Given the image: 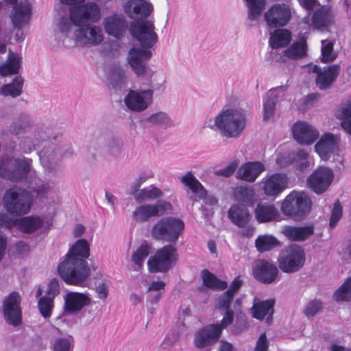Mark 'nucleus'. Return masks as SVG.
Segmentation results:
<instances>
[{"instance_id":"nucleus-1","label":"nucleus","mask_w":351,"mask_h":351,"mask_svg":"<svg viewBox=\"0 0 351 351\" xmlns=\"http://www.w3.org/2000/svg\"><path fill=\"white\" fill-rule=\"evenodd\" d=\"M100 10L95 3H87L70 8L69 16H61L54 23L56 38L65 47L73 45L92 46L104 40L101 27L90 23L99 21Z\"/></svg>"},{"instance_id":"nucleus-2","label":"nucleus","mask_w":351,"mask_h":351,"mask_svg":"<svg viewBox=\"0 0 351 351\" xmlns=\"http://www.w3.org/2000/svg\"><path fill=\"white\" fill-rule=\"evenodd\" d=\"M130 32L138 41L141 48H132L129 51L127 61L137 76L151 78L154 71L147 66L145 61L152 58V48L158 40L155 32L154 21L149 19L134 22L130 24Z\"/></svg>"},{"instance_id":"nucleus-3","label":"nucleus","mask_w":351,"mask_h":351,"mask_svg":"<svg viewBox=\"0 0 351 351\" xmlns=\"http://www.w3.org/2000/svg\"><path fill=\"white\" fill-rule=\"evenodd\" d=\"M89 250L87 241L80 239L73 245L64 260L59 264L58 273L67 285H85L90 275V269L85 260L89 256Z\"/></svg>"},{"instance_id":"nucleus-4","label":"nucleus","mask_w":351,"mask_h":351,"mask_svg":"<svg viewBox=\"0 0 351 351\" xmlns=\"http://www.w3.org/2000/svg\"><path fill=\"white\" fill-rule=\"evenodd\" d=\"M32 160L28 158H5L0 160V176L12 182H21L28 174L35 182L36 186H32L33 192L39 197H45L49 191V183L42 182L36 176L35 171L32 169Z\"/></svg>"},{"instance_id":"nucleus-5","label":"nucleus","mask_w":351,"mask_h":351,"mask_svg":"<svg viewBox=\"0 0 351 351\" xmlns=\"http://www.w3.org/2000/svg\"><path fill=\"white\" fill-rule=\"evenodd\" d=\"M50 137L46 131L40 129L34 131L30 136L23 138L19 143L20 149L25 154L36 150L42 143L44 147L38 152V156L43 168L49 172L57 169V162L64 154L60 149H55L54 145L49 144Z\"/></svg>"},{"instance_id":"nucleus-6","label":"nucleus","mask_w":351,"mask_h":351,"mask_svg":"<svg viewBox=\"0 0 351 351\" xmlns=\"http://www.w3.org/2000/svg\"><path fill=\"white\" fill-rule=\"evenodd\" d=\"M246 125V117L241 111L228 108L208 119L204 123V128L217 131L227 138H237L241 135Z\"/></svg>"},{"instance_id":"nucleus-7","label":"nucleus","mask_w":351,"mask_h":351,"mask_svg":"<svg viewBox=\"0 0 351 351\" xmlns=\"http://www.w3.org/2000/svg\"><path fill=\"white\" fill-rule=\"evenodd\" d=\"M233 297L230 291H226L217 298L215 307L224 312L223 317L219 324L209 325L197 332L194 340L196 347L201 348L215 343L221 330L232 324L234 313L231 310V304Z\"/></svg>"},{"instance_id":"nucleus-8","label":"nucleus","mask_w":351,"mask_h":351,"mask_svg":"<svg viewBox=\"0 0 351 351\" xmlns=\"http://www.w3.org/2000/svg\"><path fill=\"white\" fill-rule=\"evenodd\" d=\"M33 203L31 191L19 186L8 189L3 197V205L6 211L12 215H25L29 212Z\"/></svg>"},{"instance_id":"nucleus-9","label":"nucleus","mask_w":351,"mask_h":351,"mask_svg":"<svg viewBox=\"0 0 351 351\" xmlns=\"http://www.w3.org/2000/svg\"><path fill=\"white\" fill-rule=\"evenodd\" d=\"M184 229V223L182 219L173 217H163L154 224L151 236L158 241L175 243Z\"/></svg>"},{"instance_id":"nucleus-10","label":"nucleus","mask_w":351,"mask_h":351,"mask_svg":"<svg viewBox=\"0 0 351 351\" xmlns=\"http://www.w3.org/2000/svg\"><path fill=\"white\" fill-rule=\"evenodd\" d=\"M311 200L302 191H292L283 200L281 210L287 216L302 218L311 210Z\"/></svg>"},{"instance_id":"nucleus-11","label":"nucleus","mask_w":351,"mask_h":351,"mask_svg":"<svg viewBox=\"0 0 351 351\" xmlns=\"http://www.w3.org/2000/svg\"><path fill=\"white\" fill-rule=\"evenodd\" d=\"M177 258V249L172 245H166L148 259V269L152 273L167 271L175 264Z\"/></svg>"},{"instance_id":"nucleus-12","label":"nucleus","mask_w":351,"mask_h":351,"mask_svg":"<svg viewBox=\"0 0 351 351\" xmlns=\"http://www.w3.org/2000/svg\"><path fill=\"white\" fill-rule=\"evenodd\" d=\"M278 262L279 267L282 271L286 273L296 271L305 263L304 252L301 247L291 245L280 252Z\"/></svg>"},{"instance_id":"nucleus-13","label":"nucleus","mask_w":351,"mask_h":351,"mask_svg":"<svg viewBox=\"0 0 351 351\" xmlns=\"http://www.w3.org/2000/svg\"><path fill=\"white\" fill-rule=\"evenodd\" d=\"M294 13V9L287 3H277L272 5L264 14L269 27H283L288 24Z\"/></svg>"},{"instance_id":"nucleus-14","label":"nucleus","mask_w":351,"mask_h":351,"mask_svg":"<svg viewBox=\"0 0 351 351\" xmlns=\"http://www.w3.org/2000/svg\"><path fill=\"white\" fill-rule=\"evenodd\" d=\"M21 300L19 293L14 291L5 296L2 302L1 311L3 317L7 323L14 326L20 325L22 322Z\"/></svg>"},{"instance_id":"nucleus-15","label":"nucleus","mask_w":351,"mask_h":351,"mask_svg":"<svg viewBox=\"0 0 351 351\" xmlns=\"http://www.w3.org/2000/svg\"><path fill=\"white\" fill-rule=\"evenodd\" d=\"M171 208V204L166 201H158L152 204H142L135 208L132 212V218L136 222L143 223L152 217L164 215Z\"/></svg>"},{"instance_id":"nucleus-16","label":"nucleus","mask_w":351,"mask_h":351,"mask_svg":"<svg viewBox=\"0 0 351 351\" xmlns=\"http://www.w3.org/2000/svg\"><path fill=\"white\" fill-rule=\"evenodd\" d=\"M309 74L315 75V83L320 90H326L331 87L340 73V66L333 64L321 69L317 65L310 64L307 66Z\"/></svg>"},{"instance_id":"nucleus-17","label":"nucleus","mask_w":351,"mask_h":351,"mask_svg":"<svg viewBox=\"0 0 351 351\" xmlns=\"http://www.w3.org/2000/svg\"><path fill=\"white\" fill-rule=\"evenodd\" d=\"M153 95L152 89L130 90L124 97V103L130 110L140 112L152 104Z\"/></svg>"},{"instance_id":"nucleus-18","label":"nucleus","mask_w":351,"mask_h":351,"mask_svg":"<svg viewBox=\"0 0 351 351\" xmlns=\"http://www.w3.org/2000/svg\"><path fill=\"white\" fill-rule=\"evenodd\" d=\"M15 225L21 231L32 233L43 226V220L40 217L30 216L23 217L16 221L8 214H0V228H11Z\"/></svg>"},{"instance_id":"nucleus-19","label":"nucleus","mask_w":351,"mask_h":351,"mask_svg":"<svg viewBox=\"0 0 351 351\" xmlns=\"http://www.w3.org/2000/svg\"><path fill=\"white\" fill-rule=\"evenodd\" d=\"M334 180V173L328 167H319L307 179V186L314 193L320 195L326 192Z\"/></svg>"},{"instance_id":"nucleus-20","label":"nucleus","mask_w":351,"mask_h":351,"mask_svg":"<svg viewBox=\"0 0 351 351\" xmlns=\"http://www.w3.org/2000/svg\"><path fill=\"white\" fill-rule=\"evenodd\" d=\"M261 184L267 196L276 197L287 188L288 178L284 173H275L264 177Z\"/></svg>"},{"instance_id":"nucleus-21","label":"nucleus","mask_w":351,"mask_h":351,"mask_svg":"<svg viewBox=\"0 0 351 351\" xmlns=\"http://www.w3.org/2000/svg\"><path fill=\"white\" fill-rule=\"evenodd\" d=\"M10 17L14 27L19 29V32L16 33L15 38L17 41H20L23 39V34L20 32V29L23 25L29 23L31 17V5L26 0H21L19 3L14 6Z\"/></svg>"},{"instance_id":"nucleus-22","label":"nucleus","mask_w":351,"mask_h":351,"mask_svg":"<svg viewBox=\"0 0 351 351\" xmlns=\"http://www.w3.org/2000/svg\"><path fill=\"white\" fill-rule=\"evenodd\" d=\"M254 277L258 281L269 284L275 280L278 274L277 267L265 260H258L254 263L252 268Z\"/></svg>"},{"instance_id":"nucleus-23","label":"nucleus","mask_w":351,"mask_h":351,"mask_svg":"<svg viewBox=\"0 0 351 351\" xmlns=\"http://www.w3.org/2000/svg\"><path fill=\"white\" fill-rule=\"evenodd\" d=\"M294 139L300 144L311 145L319 137L318 131L305 121H298L292 127Z\"/></svg>"},{"instance_id":"nucleus-24","label":"nucleus","mask_w":351,"mask_h":351,"mask_svg":"<svg viewBox=\"0 0 351 351\" xmlns=\"http://www.w3.org/2000/svg\"><path fill=\"white\" fill-rule=\"evenodd\" d=\"M340 138L332 134L324 135L315 145V152L323 160H328L332 154L339 152Z\"/></svg>"},{"instance_id":"nucleus-25","label":"nucleus","mask_w":351,"mask_h":351,"mask_svg":"<svg viewBox=\"0 0 351 351\" xmlns=\"http://www.w3.org/2000/svg\"><path fill=\"white\" fill-rule=\"evenodd\" d=\"M335 21V14L332 8L323 5L317 9L312 16L311 25L314 29L328 31Z\"/></svg>"},{"instance_id":"nucleus-26","label":"nucleus","mask_w":351,"mask_h":351,"mask_svg":"<svg viewBox=\"0 0 351 351\" xmlns=\"http://www.w3.org/2000/svg\"><path fill=\"white\" fill-rule=\"evenodd\" d=\"M181 182L199 198L204 199L206 204L215 205L217 203V199L215 197L212 195L206 197V191L191 171L186 173L182 177Z\"/></svg>"},{"instance_id":"nucleus-27","label":"nucleus","mask_w":351,"mask_h":351,"mask_svg":"<svg viewBox=\"0 0 351 351\" xmlns=\"http://www.w3.org/2000/svg\"><path fill=\"white\" fill-rule=\"evenodd\" d=\"M102 24L106 32L117 38L122 37L127 28L124 17L117 14L104 18Z\"/></svg>"},{"instance_id":"nucleus-28","label":"nucleus","mask_w":351,"mask_h":351,"mask_svg":"<svg viewBox=\"0 0 351 351\" xmlns=\"http://www.w3.org/2000/svg\"><path fill=\"white\" fill-rule=\"evenodd\" d=\"M90 302L88 293L69 292L64 296V309L66 313H74L80 311Z\"/></svg>"},{"instance_id":"nucleus-29","label":"nucleus","mask_w":351,"mask_h":351,"mask_svg":"<svg viewBox=\"0 0 351 351\" xmlns=\"http://www.w3.org/2000/svg\"><path fill=\"white\" fill-rule=\"evenodd\" d=\"M153 9L152 4L144 0H130L124 4L125 13L132 19L138 16L146 18L152 12Z\"/></svg>"},{"instance_id":"nucleus-30","label":"nucleus","mask_w":351,"mask_h":351,"mask_svg":"<svg viewBox=\"0 0 351 351\" xmlns=\"http://www.w3.org/2000/svg\"><path fill=\"white\" fill-rule=\"evenodd\" d=\"M265 171V166L261 162H248L241 165L237 171V178L247 182H254Z\"/></svg>"},{"instance_id":"nucleus-31","label":"nucleus","mask_w":351,"mask_h":351,"mask_svg":"<svg viewBox=\"0 0 351 351\" xmlns=\"http://www.w3.org/2000/svg\"><path fill=\"white\" fill-rule=\"evenodd\" d=\"M254 214L256 220L259 223L279 221L280 219V214L278 210L271 204H258Z\"/></svg>"},{"instance_id":"nucleus-32","label":"nucleus","mask_w":351,"mask_h":351,"mask_svg":"<svg viewBox=\"0 0 351 351\" xmlns=\"http://www.w3.org/2000/svg\"><path fill=\"white\" fill-rule=\"evenodd\" d=\"M274 299L261 301L255 298L252 307L253 317L258 319L265 318L267 322H269L274 313Z\"/></svg>"},{"instance_id":"nucleus-33","label":"nucleus","mask_w":351,"mask_h":351,"mask_svg":"<svg viewBox=\"0 0 351 351\" xmlns=\"http://www.w3.org/2000/svg\"><path fill=\"white\" fill-rule=\"evenodd\" d=\"M108 80L112 87L121 89L128 84V72L119 64H112L108 70Z\"/></svg>"},{"instance_id":"nucleus-34","label":"nucleus","mask_w":351,"mask_h":351,"mask_svg":"<svg viewBox=\"0 0 351 351\" xmlns=\"http://www.w3.org/2000/svg\"><path fill=\"white\" fill-rule=\"evenodd\" d=\"M285 88L282 86L271 89L267 92L263 104L264 119L269 120L274 114L276 103L278 98L284 96Z\"/></svg>"},{"instance_id":"nucleus-35","label":"nucleus","mask_w":351,"mask_h":351,"mask_svg":"<svg viewBox=\"0 0 351 351\" xmlns=\"http://www.w3.org/2000/svg\"><path fill=\"white\" fill-rule=\"evenodd\" d=\"M282 234L289 240L293 241H303L307 239L314 232L313 226H284Z\"/></svg>"},{"instance_id":"nucleus-36","label":"nucleus","mask_w":351,"mask_h":351,"mask_svg":"<svg viewBox=\"0 0 351 351\" xmlns=\"http://www.w3.org/2000/svg\"><path fill=\"white\" fill-rule=\"evenodd\" d=\"M335 115L341 121L342 128L351 136V99L342 101L337 107Z\"/></svg>"},{"instance_id":"nucleus-37","label":"nucleus","mask_w":351,"mask_h":351,"mask_svg":"<svg viewBox=\"0 0 351 351\" xmlns=\"http://www.w3.org/2000/svg\"><path fill=\"white\" fill-rule=\"evenodd\" d=\"M228 216L234 224L240 228L247 227L250 219L247 209L241 204L232 206L228 212Z\"/></svg>"},{"instance_id":"nucleus-38","label":"nucleus","mask_w":351,"mask_h":351,"mask_svg":"<svg viewBox=\"0 0 351 351\" xmlns=\"http://www.w3.org/2000/svg\"><path fill=\"white\" fill-rule=\"evenodd\" d=\"M21 58L19 54L10 50L6 61L0 62V75L5 77L17 73Z\"/></svg>"},{"instance_id":"nucleus-39","label":"nucleus","mask_w":351,"mask_h":351,"mask_svg":"<svg viewBox=\"0 0 351 351\" xmlns=\"http://www.w3.org/2000/svg\"><path fill=\"white\" fill-rule=\"evenodd\" d=\"M138 203L152 201L163 197V192L154 185H150L142 189H138L132 194Z\"/></svg>"},{"instance_id":"nucleus-40","label":"nucleus","mask_w":351,"mask_h":351,"mask_svg":"<svg viewBox=\"0 0 351 351\" xmlns=\"http://www.w3.org/2000/svg\"><path fill=\"white\" fill-rule=\"evenodd\" d=\"M306 52V42L304 38H301L285 50L284 55L289 59L295 60L304 57Z\"/></svg>"},{"instance_id":"nucleus-41","label":"nucleus","mask_w":351,"mask_h":351,"mask_svg":"<svg viewBox=\"0 0 351 351\" xmlns=\"http://www.w3.org/2000/svg\"><path fill=\"white\" fill-rule=\"evenodd\" d=\"M145 121L151 125L162 129H167L174 125L171 117L164 112H157L148 116Z\"/></svg>"},{"instance_id":"nucleus-42","label":"nucleus","mask_w":351,"mask_h":351,"mask_svg":"<svg viewBox=\"0 0 351 351\" xmlns=\"http://www.w3.org/2000/svg\"><path fill=\"white\" fill-rule=\"evenodd\" d=\"M291 39V32L285 29H278L274 32L269 39L272 48L283 47L287 45Z\"/></svg>"},{"instance_id":"nucleus-43","label":"nucleus","mask_w":351,"mask_h":351,"mask_svg":"<svg viewBox=\"0 0 351 351\" xmlns=\"http://www.w3.org/2000/svg\"><path fill=\"white\" fill-rule=\"evenodd\" d=\"M151 248L149 245L143 244L133 252L132 261L136 271H140L143 269L144 262L150 254Z\"/></svg>"},{"instance_id":"nucleus-44","label":"nucleus","mask_w":351,"mask_h":351,"mask_svg":"<svg viewBox=\"0 0 351 351\" xmlns=\"http://www.w3.org/2000/svg\"><path fill=\"white\" fill-rule=\"evenodd\" d=\"M201 277L203 285L211 289L224 290L227 288V283L225 281L220 280L213 274L204 269L202 271Z\"/></svg>"},{"instance_id":"nucleus-45","label":"nucleus","mask_w":351,"mask_h":351,"mask_svg":"<svg viewBox=\"0 0 351 351\" xmlns=\"http://www.w3.org/2000/svg\"><path fill=\"white\" fill-rule=\"evenodd\" d=\"M23 84V79L16 76L12 83L5 84L0 89L1 95L16 97L21 95Z\"/></svg>"},{"instance_id":"nucleus-46","label":"nucleus","mask_w":351,"mask_h":351,"mask_svg":"<svg viewBox=\"0 0 351 351\" xmlns=\"http://www.w3.org/2000/svg\"><path fill=\"white\" fill-rule=\"evenodd\" d=\"M43 289L39 287L36 292V297H40L38 302V308L42 315L45 318H49L51 316L52 310L54 307L53 300L44 296L41 297Z\"/></svg>"},{"instance_id":"nucleus-47","label":"nucleus","mask_w":351,"mask_h":351,"mask_svg":"<svg viewBox=\"0 0 351 351\" xmlns=\"http://www.w3.org/2000/svg\"><path fill=\"white\" fill-rule=\"evenodd\" d=\"M247 8V18L250 21L256 20L266 5V0H244Z\"/></svg>"},{"instance_id":"nucleus-48","label":"nucleus","mask_w":351,"mask_h":351,"mask_svg":"<svg viewBox=\"0 0 351 351\" xmlns=\"http://www.w3.org/2000/svg\"><path fill=\"white\" fill-rule=\"evenodd\" d=\"M256 247L261 252L271 250L278 246L280 242L278 239L269 234L260 235L255 241Z\"/></svg>"},{"instance_id":"nucleus-49","label":"nucleus","mask_w":351,"mask_h":351,"mask_svg":"<svg viewBox=\"0 0 351 351\" xmlns=\"http://www.w3.org/2000/svg\"><path fill=\"white\" fill-rule=\"evenodd\" d=\"M321 47V60L324 63H328L334 61L337 53L334 50V42L330 40H322Z\"/></svg>"},{"instance_id":"nucleus-50","label":"nucleus","mask_w":351,"mask_h":351,"mask_svg":"<svg viewBox=\"0 0 351 351\" xmlns=\"http://www.w3.org/2000/svg\"><path fill=\"white\" fill-rule=\"evenodd\" d=\"M234 196L237 200L245 204H252L254 196L252 187L247 186H239L234 190Z\"/></svg>"},{"instance_id":"nucleus-51","label":"nucleus","mask_w":351,"mask_h":351,"mask_svg":"<svg viewBox=\"0 0 351 351\" xmlns=\"http://www.w3.org/2000/svg\"><path fill=\"white\" fill-rule=\"evenodd\" d=\"M333 298L337 302L351 300V277L348 278L334 293Z\"/></svg>"},{"instance_id":"nucleus-52","label":"nucleus","mask_w":351,"mask_h":351,"mask_svg":"<svg viewBox=\"0 0 351 351\" xmlns=\"http://www.w3.org/2000/svg\"><path fill=\"white\" fill-rule=\"evenodd\" d=\"M73 338L71 337H58L53 341V351H72Z\"/></svg>"},{"instance_id":"nucleus-53","label":"nucleus","mask_w":351,"mask_h":351,"mask_svg":"<svg viewBox=\"0 0 351 351\" xmlns=\"http://www.w3.org/2000/svg\"><path fill=\"white\" fill-rule=\"evenodd\" d=\"M123 141L117 138H111L108 140L106 149L108 154L112 156H119L123 149Z\"/></svg>"},{"instance_id":"nucleus-54","label":"nucleus","mask_w":351,"mask_h":351,"mask_svg":"<svg viewBox=\"0 0 351 351\" xmlns=\"http://www.w3.org/2000/svg\"><path fill=\"white\" fill-rule=\"evenodd\" d=\"M343 209L342 206L340 204V202L337 200L336 201L332 208L331 215L329 221V225L331 228H334L338 221L342 217Z\"/></svg>"},{"instance_id":"nucleus-55","label":"nucleus","mask_w":351,"mask_h":351,"mask_svg":"<svg viewBox=\"0 0 351 351\" xmlns=\"http://www.w3.org/2000/svg\"><path fill=\"white\" fill-rule=\"evenodd\" d=\"M59 282L57 279L53 278L51 280V281L49 282L46 291V294L45 295H44V297L48 298L53 300L54 298L59 294Z\"/></svg>"},{"instance_id":"nucleus-56","label":"nucleus","mask_w":351,"mask_h":351,"mask_svg":"<svg viewBox=\"0 0 351 351\" xmlns=\"http://www.w3.org/2000/svg\"><path fill=\"white\" fill-rule=\"evenodd\" d=\"M154 177V173L149 171L140 175L132 183L130 191V194H133L134 192L139 189V187L149 178Z\"/></svg>"},{"instance_id":"nucleus-57","label":"nucleus","mask_w":351,"mask_h":351,"mask_svg":"<svg viewBox=\"0 0 351 351\" xmlns=\"http://www.w3.org/2000/svg\"><path fill=\"white\" fill-rule=\"evenodd\" d=\"M322 308V304L319 300H314L309 302L305 309L304 313L307 317H313Z\"/></svg>"},{"instance_id":"nucleus-58","label":"nucleus","mask_w":351,"mask_h":351,"mask_svg":"<svg viewBox=\"0 0 351 351\" xmlns=\"http://www.w3.org/2000/svg\"><path fill=\"white\" fill-rule=\"evenodd\" d=\"M238 166L239 162L237 160H233L226 168L217 170L215 174L226 178L230 177L234 172Z\"/></svg>"},{"instance_id":"nucleus-59","label":"nucleus","mask_w":351,"mask_h":351,"mask_svg":"<svg viewBox=\"0 0 351 351\" xmlns=\"http://www.w3.org/2000/svg\"><path fill=\"white\" fill-rule=\"evenodd\" d=\"M295 160V154L291 153H285L276 158V163L280 167H285Z\"/></svg>"},{"instance_id":"nucleus-60","label":"nucleus","mask_w":351,"mask_h":351,"mask_svg":"<svg viewBox=\"0 0 351 351\" xmlns=\"http://www.w3.org/2000/svg\"><path fill=\"white\" fill-rule=\"evenodd\" d=\"M165 286H166V284L162 280L153 281L149 285L147 292V293H152V292L164 293Z\"/></svg>"},{"instance_id":"nucleus-61","label":"nucleus","mask_w":351,"mask_h":351,"mask_svg":"<svg viewBox=\"0 0 351 351\" xmlns=\"http://www.w3.org/2000/svg\"><path fill=\"white\" fill-rule=\"evenodd\" d=\"M96 293L97 294V298L100 300H104L106 299L108 295V286L102 282L99 283L95 289Z\"/></svg>"},{"instance_id":"nucleus-62","label":"nucleus","mask_w":351,"mask_h":351,"mask_svg":"<svg viewBox=\"0 0 351 351\" xmlns=\"http://www.w3.org/2000/svg\"><path fill=\"white\" fill-rule=\"evenodd\" d=\"M268 348V341L265 333H263L259 337L254 351H267Z\"/></svg>"},{"instance_id":"nucleus-63","label":"nucleus","mask_w":351,"mask_h":351,"mask_svg":"<svg viewBox=\"0 0 351 351\" xmlns=\"http://www.w3.org/2000/svg\"><path fill=\"white\" fill-rule=\"evenodd\" d=\"M242 285V280L238 276L234 278V280L231 283V285L229 289L227 291H230V294H232L234 296V293L239 290Z\"/></svg>"},{"instance_id":"nucleus-64","label":"nucleus","mask_w":351,"mask_h":351,"mask_svg":"<svg viewBox=\"0 0 351 351\" xmlns=\"http://www.w3.org/2000/svg\"><path fill=\"white\" fill-rule=\"evenodd\" d=\"M300 5L307 10H312L316 5L317 0H298Z\"/></svg>"}]
</instances>
